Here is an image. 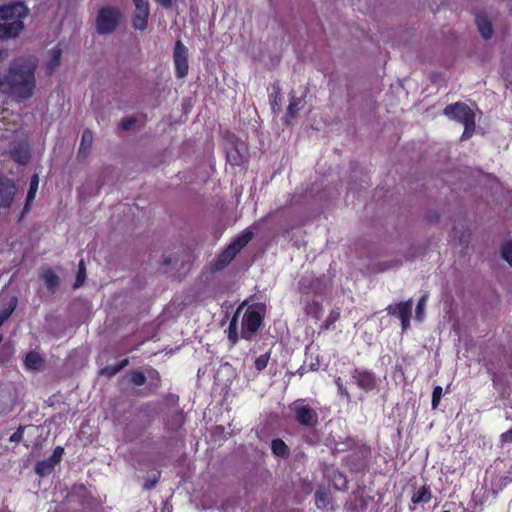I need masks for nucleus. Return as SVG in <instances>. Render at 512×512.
I'll use <instances>...</instances> for the list:
<instances>
[{"label": "nucleus", "mask_w": 512, "mask_h": 512, "mask_svg": "<svg viewBox=\"0 0 512 512\" xmlns=\"http://www.w3.org/2000/svg\"><path fill=\"white\" fill-rule=\"evenodd\" d=\"M52 58L47 64V67L50 71H53L60 63L61 59V49L58 47H55L51 50Z\"/></svg>", "instance_id": "26"}, {"label": "nucleus", "mask_w": 512, "mask_h": 512, "mask_svg": "<svg viewBox=\"0 0 512 512\" xmlns=\"http://www.w3.org/2000/svg\"><path fill=\"white\" fill-rule=\"evenodd\" d=\"M24 29V23L21 20L0 24V41L17 38Z\"/></svg>", "instance_id": "13"}, {"label": "nucleus", "mask_w": 512, "mask_h": 512, "mask_svg": "<svg viewBox=\"0 0 512 512\" xmlns=\"http://www.w3.org/2000/svg\"><path fill=\"white\" fill-rule=\"evenodd\" d=\"M476 24L481 36L484 39H489L493 35V27L491 21L486 15L478 14L476 16Z\"/></svg>", "instance_id": "17"}, {"label": "nucleus", "mask_w": 512, "mask_h": 512, "mask_svg": "<svg viewBox=\"0 0 512 512\" xmlns=\"http://www.w3.org/2000/svg\"><path fill=\"white\" fill-rule=\"evenodd\" d=\"M120 13L117 9L106 7L99 11L96 25L100 34H109L115 30L119 23Z\"/></svg>", "instance_id": "4"}, {"label": "nucleus", "mask_w": 512, "mask_h": 512, "mask_svg": "<svg viewBox=\"0 0 512 512\" xmlns=\"http://www.w3.org/2000/svg\"><path fill=\"white\" fill-rule=\"evenodd\" d=\"M388 268H390V266L382 267V268H380V271H385V270H387Z\"/></svg>", "instance_id": "47"}, {"label": "nucleus", "mask_w": 512, "mask_h": 512, "mask_svg": "<svg viewBox=\"0 0 512 512\" xmlns=\"http://www.w3.org/2000/svg\"><path fill=\"white\" fill-rule=\"evenodd\" d=\"M38 61L34 56L13 59L2 76V90L17 102L30 99L36 88L35 72Z\"/></svg>", "instance_id": "1"}, {"label": "nucleus", "mask_w": 512, "mask_h": 512, "mask_svg": "<svg viewBox=\"0 0 512 512\" xmlns=\"http://www.w3.org/2000/svg\"><path fill=\"white\" fill-rule=\"evenodd\" d=\"M135 11L132 25L135 29L143 31L147 28L150 15V5L148 0H133Z\"/></svg>", "instance_id": "8"}, {"label": "nucleus", "mask_w": 512, "mask_h": 512, "mask_svg": "<svg viewBox=\"0 0 512 512\" xmlns=\"http://www.w3.org/2000/svg\"><path fill=\"white\" fill-rule=\"evenodd\" d=\"M253 232L243 231L224 251L215 262V269L220 270L227 266L236 255L252 240Z\"/></svg>", "instance_id": "3"}, {"label": "nucleus", "mask_w": 512, "mask_h": 512, "mask_svg": "<svg viewBox=\"0 0 512 512\" xmlns=\"http://www.w3.org/2000/svg\"><path fill=\"white\" fill-rule=\"evenodd\" d=\"M352 378L358 387L366 392L376 389L379 379L369 370L356 368L352 373Z\"/></svg>", "instance_id": "9"}, {"label": "nucleus", "mask_w": 512, "mask_h": 512, "mask_svg": "<svg viewBox=\"0 0 512 512\" xmlns=\"http://www.w3.org/2000/svg\"><path fill=\"white\" fill-rule=\"evenodd\" d=\"M11 155L16 162L22 165L27 164L30 160V152L28 145L26 143H18L14 145L11 149Z\"/></svg>", "instance_id": "15"}, {"label": "nucleus", "mask_w": 512, "mask_h": 512, "mask_svg": "<svg viewBox=\"0 0 512 512\" xmlns=\"http://www.w3.org/2000/svg\"><path fill=\"white\" fill-rule=\"evenodd\" d=\"M335 383L337 385V388H338V392L342 395V396H345L347 399L350 398V395L347 391V389L345 388L343 382H342V379L340 377H338L336 380H335Z\"/></svg>", "instance_id": "36"}, {"label": "nucleus", "mask_w": 512, "mask_h": 512, "mask_svg": "<svg viewBox=\"0 0 512 512\" xmlns=\"http://www.w3.org/2000/svg\"><path fill=\"white\" fill-rule=\"evenodd\" d=\"M441 397H442V387L441 386L434 387L433 393H432V403H431L433 409H436L438 407Z\"/></svg>", "instance_id": "33"}, {"label": "nucleus", "mask_w": 512, "mask_h": 512, "mask_svg": "<svg viewBox=\"0 0 512 512\" xmlns=\"http://www.w3.org/2000/svg\"><path fill=\"white\" fill-rule=\"evenodd\" d=\"M174 417H175V419H176L177 423L180 425V424H181V422H182V416H181V414H175V416H174Z\"/></svg>", "instance_id": "46"}, {"label": "nucleus", "mask_w": 512, "mask_h": 512, "mask_svg": "<svg viewBox=\"0 0 512 512\" xmlns=\"http://www.w3.org/2000/svg\"><path fill=\"white\" fill-rule=\"evenodd\" d=\"M24 428L20 426L11 436L10 441L18 443L23 439Z\"/></svg>", "instance_id": "37"}, {"label": "nucleus", "mask_w": 512, "mask_h": 512, "mask_svg": "<svg viewBox=\"0 0 512 512\" xmlns=\"http://www.w3.org/2000/svg\"><path fill=\"white\" fill-rule=\"evenodd\" d=\"M63 453H64V449L61 446H57L54 449L53 454L49 458L39 461L36 464V466H35L36 474L41 477L50 475L53 472L54 467L58 463H60Z\"/></svg>", "instance_id": "11"}, {"label": "nucleus", "mask_w": 512, "mask_h": 512, "mask_svg": "<svg viewBox=\"0 0 512 512\" xmlns=\"http://www.w3.org/2000/svg\"><path fill=\"white\" fill-rule=\"evenodd\" d=\"M151 372H152V373H154V374H156V375L158 376V373H157V371H156V370H152Z\"/></svg>", "instance_id": "48"}, {"label": "nucleus", "mask_w": 512, "mask_h": 512, "mask_svg": "<svg viewBox=\"0 0 512 512\" xmlns=\"http://www.w3.org/2000/svg\"><path fill=\"white\" fill-rule=\"evenodd\" d=\"M24 364L30 370H39L44 364V359L39 353L31 351L26 355Z\"/></svg>", "instance_id": "18"}, {"label": "nucleus", "mask_w": 512, "mask_h": 512, "mask_svg": "<svg viewBox=\"0 0 512 512\" xmlns=\"http://www.w3.org/2000/svg\"><path fill=\"white\" fill-rule=\"evenodd\" d=\"M339 318H340V311H339V310H333V311H331V313L328 315L326 322H327L328 324H333V323H334V322H336Z\"/></svg>", "instance_id": "38"}, {"label": "nucleus", "mask_w": 512, "mask_h": 512, "mask_svg": "<svg viewBox=\"0 0 512 512\" xmlns=\"http://www.w3.org/2000/svg\"><path fill=\"white\" fill-rule=\"evenodd\" d=\"M502 441H512V430H509L501 435Z\"/></svg>", "instance_id": "42"}, {"label": "nucleus", "mask_w": 512, "mask_h": 512, "mask_svg": "<svg viewBox=\"0 0 512 512\" xmlns=\"http://www.w3.org/2000/svg\"><path fill=\"white\" fill-rule=\"evenodd\" d=\"M175 75L184 78L188 74V49L181 40H177L173 50Z\"/></svg>", "instance_id": "7"}, {"label": "nucleus", "mask_w": 512, "mask_h": 512, "mask_svg": "<svg viewBox=\"0 0 512 512\" xmlns=\"http://www.w3.org/2000/svg\"><path fill=\"white\" fill-rule=\"evenodd\" d=\"M16 192L15 183L6 176L0 175V207L9 208Z\"/></svg>", "instance_id": "12"}, {"label": "nucleus", "mask_w": 512, "mask_h": 512, "mask_svg": "<svg viewBox=\"0 0 512 512\" xmlns=\"http://www.w3.org/2000/svg\"><path fill=\"white\" fill-rule=\"evenodd\" d=\"M17 300L14 298L8 308L0 311V327L9 319L16 308Z\"/></svg>", "instance_id": "28"}, {"label": "nucleus", "mask_w": 512, "mask_h": 512, "mask_svg": "<svg viewBox=\"0 0 512 512\" xmlns=\"http://www.w3.org/2000/svg\"><path fill=\"white\" fill-rule=\"evenodd\" d=\"M428 300V295H423L419 301H418V304H417V307H416V318L417 320L419 321H422L423 318H424V307H425V304Z\"/></svg>", "instance_id": "30"}, {"label": "nucleus", "mask_w": 512, "mask_h": 512, "mask_svg": "<svg viewBox=\"0 0 512 512\" xmlns=\"http://www.w3.org/2000/svg\"><path fill=\"white\" fill-rule=\"evenodd\" d=\"M128 362H129V361H128V359H124V360H122V361L120 362V364H119V365H117V367L119 368V370H121V369H123L125 366H127V365H128Z\"/></svg>", "instance_id": "45"}, {"label": "nucleus", "mask_w": 512, "mask_h": 512, "mask_svg": "<svg viewBox=\"0 0 512 512\" xmlns=\"http://www.w3.org/2000/svg\"><path fill=\"white\" fill-rule=\"evenodd\" d=\"M29 8L23 2H13L0 6V19L21 20L29 15Z\"/></svg>", "instance_id": "10"}, {"label": "nucleus", "mask_w": 512, "mask_h": 512, "mask_svg": "<svg viewBox=\"0 0 512 512\" xmlns=\"http://www.w3.org/2000/svg\"><path fill=\"white\" fill-rule=\"evenodd\" d=\"M293 411L295 419L300 425L314 427L318 423V413L315 409L304 403V400L294 402Z\"/></svg>", "instance_id": "5"}, {"label": "nucleus", "mask_w": 512, "mask_h": 512, "mask_svg": "<svg viewBox=\"0 0 512 512\" xmlns=\"http://www.w3.org/2000/svg\"><path fill=\"white\" fill-rule=\"evenodd\" d=\"M38 186H39V177L37 174H34L30 179V186H29V190L27 193V197H26V204H25L24 211L29 210L30 204L35 199V196H36V193L38 190Z\"/></svg>", "instance_id": "19"}, {"label": "nucleus", "mask_w": 512, "mask_h": 512, "mask_svg": "<svg viewBox=\"0 0 512 512\" xmlns=\"http://www.w3.org/2000/svg\"><path fill=\"white\" fill-rule=\"evenodd\" d=\"M315 501L318 508H324L329 504V494L323 489H319L315 493Z\"/></svg>", "instance_id": "24"}, {"label": "nucleus", "mask_w": 512, "mask_h": 512, "mask_svg": "<svg viewBox=\"0 0 512 512\" xmlns=\"http://www.w3.org/2000/svg\"><path fill=\"white\" fill-rule=\"evenodd\" d=\"M412 300H408L405 302H400L396 305H389L387 307L388 314L396 315L400 319L402 318H410L412 313Z\"/></svg>", "instance_id": "14"}, {"label": "nucleus", "mask_w": 512, "mask_h": 512, "mask_svg": "<svg viewBox=\"0 0 512 512\" xmlns=\"http://www.w3.org/2000/svg\"><path fill=\"white\" fill-rule=\"evenodd\" d=\"M93 142V135L90 130H85L82 134L80 148H79V155H82L83 157H86L88 151L90 150Z\"/></svg>", "instance_id": "21"}, {"label": "nucleus", "mask_w": 512, "mask_h": 512, "mask_svg": "<svg viewBox=\"0 0 512 512\" xmlns=\"http://www.w3.org/2000/svg\"><path fill=\"white\" fill-rule=\"evenodd\" d=\"M119 368L117 366H113V367H106L104 370H103V373L109 375V376H112V375H115L119 372Z\"/></svg>", "instance_id": "39"}, {"label": "nucleus", "mask_w": 512, "mask_h": 512, "mask_svg": "<svg viewBox=\"0 0 512 512\" xmlns=\"http://www.w3.org/2000/svg\"><path fill=\"white\" fill-rule=\"evenodd\" d=\"M41 279L44 281L45 286L49 292H56L60 284V278L52 269L44 270L41 273Z\"/></svg>", "instance_id": "16"}, {"label": "nucleus", "mask_w": 512, "mask_h": 512, "mask_svg": "<svg viewBox=\"0 0 512 512\" xmlns=\"http://www.w3.org/2000/svg\"><path fill=\"white\" fill-rule=\"evenodd\" d=\"M400 320H401L403 330H406L409 326L410 318H402Z\"/></svg>", "instance_id": "43"}, {"label": "nucleus", "mask_w": 512, "mask_h": 512, "mask_svg": "<svg viewBox=\"0 0 512 512\" xmlns=\"http://www.w3.org/2000/svg\"><path fill=\"white\" fill-rule=\"evenodd\" d=\"M269 358H270L269 353H264V354L260 355L259 357H257L255 360L256 369L259 371L265 369L268 364Z\"/></svg>", "instance_id": "32"}, {"label": "nucleus", "mask_w": 512, "mask_h": 512, "mask_svg": "<svg viewBox=\"0 0 512 512\" xmlns=\"http://www.w3.org/2000/svg\"><path fill=\"white\" fill-rule=\"evenodd\" d=\"M271 449L274 455L278 457H287L289 455V448L282 439H274L271 443Z\"/></svg>", "instance_id": "22"}, {"label": "nucleus", "mask_w": 512, "mask_h": 512, "mask_svg": "<svg viewBox=\"0 0 512 512\" xmlns=\"http://www.w3.org/2000/svg\"><path fill=\"white\" fill-rule=\"evenodd\" d=\"M131 382L136 386H142L146 382V376L142 372H132Z\"/></svg>", "instance_id": "34"}, {"label": "nucleus", "mask_w": 512, "mask_h": 512, "mask_svg": "<svg viewBox=\"0 0 512 512\" xmlns=\"http://www.w3.org/2000/svg\"><path fill=\"white\" fill-rule=\"evenodd\" d=\"M300 104H301V99L296 98L295 96H292L290 98L289 106L287 109V117L294 118L301 108Z\"/></svg>", "instance_id": "25"}, {"label": "nucleus", "mask_w": 512, "mask_h": 512, "mask_svg": "<svg viewBox=\"0 0 512 512\" xmlns=\"http://www.w3.org/2000/svg\"><path fill=\"white\" fill-rule=\"evenodd\" d=\"M443 114L464 126L462 140L469 139L472 136L475 130V113L470 106L463 102L449 104L444 108Z\"/></svg>", "instance_id": "2"}, {"label": "nucleus", "mask_w": 512, "mask_h": 512, "mask_svg": "<svg viewBox=\"0 0 512 512\" xmlns=\"http://www.w3.org/2000/svg\"><path fill=\"white\" fill-rule=\"evenodd\" d=\"M160 476L159 471H153L149 476L148 479L144 483V488L147 490H150L155 487L156 483L158 482Z\"/></svg>", "instance_id": "31"}, {"label": "nucleus", "mask_w": 512, "mask_h": 512, "mask_svg": "<svg viewBox=\"0 0 512 512\" xmlns=\"http://www.w3.org/2000/svg\"><path fill=\"white\" fill-rule=\"evenodd\" d=\"M9 56V52L7 49L0 48V63L5 61Z\"/></svg>", "instance_id": "41"}, {"label": "nucleus", "mask_w": 512, "mask_h": 512, "mask_svg": "<svg viewBox=\"0 0 512 512\" xmlns=\"http://www.w3.org/2000/svg\"><path fill=\"white\" fill-rule=\"evenodd\" d=\"M501 255L512 266V241L505 243L501 248Z\"/></svg>", "instance_id": "29"}, {"label": "nucleus", "mask_w": 512, "mask_h": 512, "mask_svg": "<svg viewBox=\"0 0 512 512\" xmlns=\"http://www.w3.org/2000/svg\"><path fill=\"white\" fill-rule=\"evenodd\" d=\"M262 315L254 309H247L242 318L241 337L252 340L262 323Z\"/></svg>", "instance_id": "6"}, {"label": "nucleus", "mask_w": 512, "mask_h": 512, "mask_svg": "<svg viewBox=\"0 0 512 512\" xmlns=\"http://www.w3.org/2000/svg\"><path fill=\"white\" fill-rule=\"evenodd\" d=\"M158 4L164 8H170L173 4V0H155Z\"/></svg>", "instance_id": "40"}, {"label": "nucleus", "mask_w": 512, "mask_h": 512, "mask_svg": "<svg viewBox=\"0 0 512 512\" xmlns=\"http://www.w3.org/2000/svg\"><path fill=\"white\" fill-rule=\"evenodd\" d=\"M136 123L134 117L123 118L120 122V128L124 131L129 130Z\"/></svg>", "instance_id": "35"}, {"label": "nucleus", "mask_w": 512, "mask_h": 512, "mask_svg": "<svg viewBox=\"0 0 512 512\" xmlns=\"http://www.w3.org/2000/svg\"><path fill=\"white\" fill-rule=\"evenodd\" d=\"M318 368H319V362H318V360H316L315 362H311V363L309 364V370H311V371H317V370H318Z\"/></svg>", "instance_id": "44"}, {"label": "nucleus", "mask_w": 512, "mask_h": 512, "mask_svg": "<svg viewBox=\"0 0 512 512\" xmlns=\"http://www.w3.org/2000/svg\"><path fill=\"white\" fill-rule=\"evenodd\" d=\"M239 315V309L234 314L233 318L230 321L229 327H228V338L232 342V344H236L238 340L237 336V317Z\"/></svg>", "instance_id": "23"}, {"label": "nucleus", "mask_w": 512, "mask_h": 512, "mask_svg": "<svg viewBox=\"0 0 512 512\" xmlns=\"http://www.w3.org/2000/svg\"><path fill=\"white\" fill-rule=\"evenodd\" d=\"M85 278H86V268H85L84 260L82 259V260H80V262L78 264V273H77L74 287L79 288L80 286H82Z\"/></svg>", "instance_id": "27"}, {"label": "nucleus", "mask_w": 512, "mask_h": 512, "mask_svg": "<svg viewBox=\"0 0 512 512\" xmlns=\"http://www.w3.org/2000/svg\"><path fill=\"white\" fill-rule=\"evenodd\" d=\"M431 499L430 488L426 485L419 488L412 496L411 500L414 504L427 503Z\"/></svg>", "instance_id": "20"}]
</instances>
